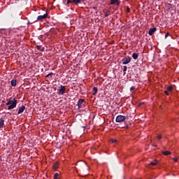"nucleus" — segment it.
<instances>
[{
  "instance_id": "f257e3e1",
  "label": "nucleus",
  "mask_w": 179,
  "mask_h": 179,
  "mask_svg": "<svg viewBox=\"0 0 179 179\" xmlns=\"http://www.w3.org/2000/svg\"><path fill=\"white\" fill-rule=\"evenodd\" d=\"M6 104L8 106V110H13L17 106V100H16V98H14L12 100H9Z\"/></svg>"
},
{
  "instance_id": "f03ea898",
  "label": "nucleus",
  "mask_w": 179,
  "mask_h": 179,
  "mask_svg": "<svg viewBox=\"0 0 179 179\" xmlns=\"http://www.w3.org/2000/svg\"><path fill=\"white\" fill-rule=\"evenodd\" d=\"M127 120V117L124 115H118L116 117V122H124Z\"/></svg>"
},
{
  "instance_id": "7ed1b4c3",
  "label": "nucleus",
  "mask_w": 179,
  "mask_h": 179,
  "mask_svg": "<svg viewBox=\"0 0 179 179\" xmlns=\"http://www.w3.org/2000/svg\"><path fill=\"white\" fill-rule=\"evenodd\" d=\"M131 57H125L123 58L122 60V62L123 64V65H127V64H129L131 62Z\"/></svg>"
},
{
  "instance_id": "20e7f679",
  "label": "nucleus",
  "mask_w": 179,
  "mask_h": 179,
  "mask_svg": "<svg viewBox=\"0 0 179 179\" xmlns=\"http://www.w3.org/2000/svg\"><path fill=\"white\" fill-rule=\"evenodd\" d=\"M66 91V89L65 88V86L62 85L60 89L58 91V94H64Z\"/></svg>"
},
{
  "instance_id": "39448f33",
  "label": "nucleus",
  "mask_w": 179,
  "mask_h": 179,
  "mask_svg": "<svg viewBox=\"0 0 179 179\" xmlns=\"http://www.w3.org/2000/svg\"><path fill=\"white\" fill-rule=\"evenodd\" d=\"M48 17V14L45 13L43 15H39L37 17V20H43V19H45L46 17Z\"/></svg>"
},
{
  "instance_id": "423d86ee",
  "label": "nucleus",
  "mask_w": 179,
  "mask_h": 179,
  "mask_svg": "<svg viewBox=\"0 0 179 179\" xmlns=\"http://www.w3.org/2000/svg\"><path fill=\"white\" fill-rule=\"evenodd\" d=\"M173 91V87L171 86L167 87L166 90L164 91L165 94H166L167 96H169V94H170V93H169V92H172Z\"/></svg>"
},
{
  "instance_id": "0eeeda50",
  "label": "nucleus",
  "mask_w": 179,
  "mask_h": 179,
  "mask_svg": "<svg viewBox=\"0 0 179 179\" xmlns=\"http://www.w3.org/2000/svg\"><path fill=\"white\" fill-rule=\"evenodd\" d=\"M155 31H156V28H151L149 30L148 34L150 36H152V34L155 33Z\"/></svg>"
},
{
  "instance_id": "6e6552de",
  "label": "nucleus",
  "mask_w": 179,
  "mask_h": 179,
  "mask_svg": "<svg viewBox=\"0 0 179 179\" xmlns=\"http://www.w3.org/2000/svg\"><path fill=\"white\" fill-rule=\"evenodd\" d=\"M84 101H85V100H83V99H79L78 103V108H82V104H83Z\"/></svg>"
},
{
  "instance_id": "1a4fd4ad",
  "label": "nucleus",
  "mask_w": 179,
  "mask_h": 179,
  "mask_svg": "<svg viewBox=\"0 0 179 179\" xmlns=\"http://www.w3.org/2000/svg\"><path fill=\"white\" fill-rule=\"evenodd\" d=\"M25 109H26V107L24 106H22V107H20L18 110V114H22V113H23V111H24Z\"/></svg>"
},
{
  "instance_id": "9d476101",
  "label": "nucleus",
  "mask_w": 179,
  "mask_h": 179,
  "mask_svg": "<svg viewBox=\"0 0 179 179\" xmlns=\"http://www.w3.org/2000/svg\"><path fill=\"white\" fill-rule=\"evenodd\" d=\"M110 5H120L118 0H110Z\"/></svg>"
},
{
  "instance_id": "9b49d317",
  "label": "nucleus",
  "mask_w": 179,
  "mask_h": 179,
  "mask_svg": "<svg viewBox=\"0 0 179 179\" xmlns=\"http://www.w3.org/2000/svg\"><path fill=\"white\" fill-rule=\"evenodd\" d=\"M4 124H5V120H3V119L1 118L0 119V129L3 128Z\"/></svg>"
},
{
  "instance_id": "f8f14e48",
  "label": "nucleus",
  "mask_w": 179,
  "mask_h": 179,
  "mask_svg": "<svg viewBox=\"0 0 179 179\" xmlns=\"http://www.w3.org/2000/svg\"><path fill=\"white\" fill-rule=\"evenodd\" d=\"M82 2V0H73L72 3L73 5H78V3H80Z\"/></svg>"
},
{
  "instance_id": "ddd939ff",
  "label": "nucleus",
  "mask_w": 179,
  "mask_h": 179,
  "mask_svg": "<svg viewBox=\"0 0 179 179\" xmlns=\"http://www.w3.org/2000/svg\"><path fill=\"white\" fill-rule=\"evenodd\" d=\"M97 91H98V90H97V87H94V88H93V96H96V94H97Z\"/></svg>"
},
{
  "instance_id": "4468645a",
  "label": "nucleus",
  "mask_w": 179,
  "mask_h": 179,
  "mask_svg": "<svg viewBox=\"0 0 179 179\" xmlns=\"http://www.w3.org/2000/svg\"><path fill=\"white\" fill-rule=\"evenodd\" d=\"M163 155H164L165 156H169V155H171V152L169 151H164L162 152Z\"/></svg>"
},
{
  "instance_id": "2eb2a0df",
  "label": "nucleus",
  "mask_w": 179,
  "mask_h": 179,
  "mask_svg": "<svg viewBox=\"0 0 179 179\" xmlns=\"http://www.w3.org/2000/svg\"><path fill=\"white\" fill-rule=\"evenodd\" d=\"M58 166H59L58 162L55 163L53 165V169L57 170L58 169Z\"/></svg>"
},
{
  "instance_id": "dca6fc26",
  "label": "nucleus",
  "mask_w": 179,
  "mask_h": 179,
  "mask_svg": "<svg viewBox=\"0 0 179 179\" xmlns=\"http://www.w3.org/2000/svg\"><path fill=\"white\" fill-rule=\"evenodd\" d=\"M132 58H134V59H138V54L133 53L132 54Z\"/></svg>"
},
{
  "instance_id": "f3484780",
  "label": "nucleus",
  "mask_w": 179,
  "mask_h": 179,
  "mask_svg": "<svg viewBox=\"0 0 179 179\" xmlns=\"http://www.w3.org/2000/svg\"><path fill=\"white\" fill-rule=\"evenodd\" d=\"M11 86H13L14 87H15V86H16V80H11Z\"/></svg>"
},
{
  "instance_id": "a211bd4d",
  "label": "nucleus",
  "mask_w": 179,
  "mask_h": 179,
  "mask_svg": "<svg viewBox=\"0 0 179 179\" xmlns=\"http://www.w3.org/2000/svg\"><path fill=\"white\" fill-rule=\"evenodd\" d=\"M150 166H156V164H157V160H155L153 162H151Z\"/></svg>"
},
{
  "instance_id": "6ab92c4d",
  "label": "nucleus",
  "mask_w": 179,
  "mask_h": 179,
  "mask_svg": "<svg viewBox=\"0 0 179 179\" xmlns=\"http://www.w3.org/2000/svg\"><path fill=\"white\" fill-rule=\"evenodd\" d=\"M58 178H59V173H56L54 175V179H58Z\"/></svg>"
},
{
  "instance_id": "aec40b11",
  "label": "nucleus",
  "mask_w": 179,
  "mask_h": 179,
  "mask_svg": "<svg viewBox=\"0 0 179 179\" xmlns=\"http://www.w3.org/2000/svg\"><path fill=\"white\" fill-rule=\"evenodd\" d=\"M173 162H175V163H177L179 160V158L177 157H175L173 158Z\"/></svg>"
},
{
  "instance_id": "412c9836",
  "label": "nucleus",
  "mask_w": 179,
  "mask_h": 179,
  "mask_svg": "<svg viewBox=\"0 0 179 179\" xmlns=\"http://www.w3.org/2000/svg\"><path fill=\"white\" fill-rule=\"evenodd\" d=\"M38 50H40V51H44V49L41 48V46L37 45Z\"/></svg>"
},
{
  "instance_id": "4be33fe9",
  "label": "nucleus",
  "mask_w": 179,
  "mask_h": 179,
  "mask_svg": "<svg viewBox=\"0 0 179 179\" xmlns=\"http://www.w3.org/2000/svg\"><path fill=\"white\" fill-rule=\"evenodd\" d=\"M127 66H123V72H127Z\"/></svg>"
},
{
  "instance_id": "5701e85b",
  "label": "nucleus",
  "mask_w": 179,
  "mask_h": 179,
  "mask_svg": "<svg viewBox=\"0 0 179 179\" xmlns=\"http://www.w3.org/2000/svg\"><path fill=\"white\" fill-rule=\"evenodd\" d=\"M111 142H112V143H117V139L112 138Z\"/></svg>"
},
{
  "instance_id": "b1692460",
  "label": "nucleus",
  "mask_w": 179,
  "mask_h": 179,
  "mask_svg": "<svg viewBox=\"0 0 179 179\" xmlns=\"http://www.w3.org/2000/svg\"><path fill=\"white\" fill-rule=\"evenodd\" d=\"M157 138L158 139V141H160V139H162V135L157 136Z\"/></svg>"
},
{
  "instance_id": "393cba45",
  "label": "nucleus",
  "mask_w": 179,
  "mask_h": 179,
  "mask_svg": "<svg viewBox=\"0 0 179 179\" xmlns=\"http://www.w3.org/2000/svg\"><path fill=\"white\" fill-rule=\"evenodd\" d=\"M53 73H50L46 76V78H48V76H52Z\"/></svg>"
},
{
  "instance_id": "a878e982",
  "label": "nucleus",
  "mask_w": 179,
  "mask_h": 179,
  "mask_svg": "<svg viewBox=\"0 0 179 179\" xmlns=\"http://www.w3.org/2000/svg\"><path fill=\"white\" fill-rule=\"evenodd\" d=\"M130 90L131 92H132V90H135V87L134 86L131 87Z\"/></svg>"
},
{
  "instance_id": "bb28decb",
  "label": "nucleus",
  "mask_w": 179,
  "mask_h": 179,
  "mask_svg": "<svg viewBox=\"0 0 179 179\" xmlns=\"http://www.w3.org/2000/svg\"><path fill=\"white\" fill-rule=\"evenodd\" d=\"M169 36H170V34L169 33H166V35H165L166 38H167V37H169Z\"/></svg>"
},
{
  "instance_id": "cd10ccee",
  "label": "nucleus",
  "mask_w": 179,
  "mask_h": 179,
  "mask_svg": "<svg viewBox=\"0 0 179 179\" xmlns=\"http://www.w3.org/2000/svg\"><path fill=\"white\" fill-rule=\"evenodd\" d=\"M71 2H72L71 0L67 1V3H71Z\"/></svg>"
},
{
  "instance_id": "c85d7f7f",
  "label": "nucleus",
  "mask_w": 179,
  "mask_h": 179,
  "mask_svg": "<svg viewBox=\"0 0 179 179\" xmlns=\"http://www.w3.org/2000/svg\"><path fill=\"white\" fill-rule=\"evenodd\" d=\"M105 16H106V17H107V16H108V13H106Z\"/></svg>"
},
{
  "instance_id": "c756f323",
  "label": "nucleus",
  "mask_w": 179,
  "mask_h": 179,
  "mask_svg": "<svg viewBox=\"0 0 179 179\" xmlns=\"http://www.w3.org/2000/svg\"><path fill=\"white\" fill-rule=\"evenodd\" d=\"M84 1H87V0H84Z\"/></svg>"
}]
</instances>
